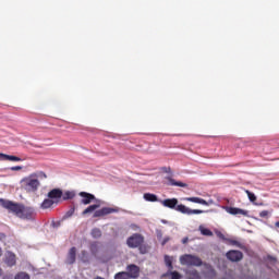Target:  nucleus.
Here are the masks:
<instances>
[{
	"label": "nucleus",
	"mask_w": 279,
	"mask_h": 279,
	"mask_svg": "<svg viewBox=\"0 0 279 279\" xmlns=\"http://www.w3.org/2000/svg\"><path fill=\"white\" fill-rule=\"evenodd\" d=\"M2 254H3V251L0 248V256H2Z\"/></svg>",
	"instance_id": "37"
},
{
	"label": "nucleus",
	"mask_w": 279,
	"mask_h": 279,
	"mask_svg": "<svg viewBox=\"0 0 279 279\" xmlns=\"http://www.w3.org/2000/svg\"><path fill=\"white\" fill-rule=\"evenodd\" d=\"M168 182H169L170 186H180L181 189H186V186H189L186 183H183L181 181H175L171 177H168Z\"/></svg>",
	"instance_id": "15"
},
{
	"label": "nucleus",
	"mask_w": 279,
	"mask_h": 279,
	"mask_svg": "<svg viewBox=\"0 0 279 279\" xmlns=\"http://www.w3.org/2000/svg\"><path fill=\"white\" fill-rule=\"evenodd\" d=\"M169 274H170V276H171V279H182V275H180V272H178V271H169V272H167V276H169Z\"/></svg>",
	"instance_id": "26"
},
{
	"label": "nucleus",
	"mask_w": 279,
	"mask_h": 279,
	"mask_svg": "<svg viewBox=\"0 0 279 279\" xmlns=\"http://www.w3.org/2000/svg\"><path fill=\"white\" fill-rule=\"evenodd\" d=\"M259 217H262V219H267L269 217V211L268 210L260 211Z\"/></svg>",
	"instance_id": "30"
},
{
	"label": "nucleus",
	"mask_w": 279,
	"mask_h": 279,
	"mask_svg": "<svg viewBox=\"0 0 279 279\" xmlns=\"http://www.w3.org/2000/svg\"><path fill=\"white\" fill-rule=\"evenodd\" d=\"M15 279H31L27 272H19L15 275Z\"/></svg>",
	"instance_id": "28"
},
{
	"label": "nucleus",
	"mask_w": 279,
	"mask_h": 279,
	"mask_svg": "<svg viewBox=\"0 0 279 279\" xmlns=\"http://www.w3.org/2000/svg\"><path fill=\"white\" fill-rule=\"evenodd\" d=\"M4 263L8 267H14V265H16V255L12 252H7Z\"/></svg>",
	"instance_id": "10"
},
{
	"label": "nucleus",
	"mask_w": 279,
	"mask_h": 279,
	"mask_svg": "<svg viewBox=\"0 0 279 279\" xmlns=\"http://www.w3.org/2000/svg\"><path fill=\"white\" fill-rule=\"evenodd\" d=\"M1 236H3V239H4L5 234H1Z\"/></svg>",
	"instance_id": "38"
},
{
	"label": "nucleus",
	"mask_w": 279,
	"mask_h": 279,
	"mask_svg": "<svg viewBox=\"0 0 279 279\" xmlns=\"http://www.w3.org/2000/svg\"><path fill=\"white\" fill-rule=\"evenodd\" d=\"M62 195H63V192L61 189H52L50 192H48L47 197L49 199H52L56 203V205H58L62 199Z\"/></svg>",
	"instance_id": "8"
},
{
	"label": "nucleus",
	"mask_w": 279,
	"mask_h": 279,
	"mask_svg": "<svg viewBox=\"0 0 279 279\" xmlns=\"http://www.w3.org/2000/svg\"><path fill=\"white\" fill-rule=\"evenodd\" d=\"M191 276L189 279H202V277H199V272H197V270H193L191 272Z\"/></svg>",
	"instance_id": "29"
},
{
	"label": "nucleus",
	"mask_w": 279,
	"mask_h": 279,
	"mask_svg": "<svg viewBox=\"0 0 279 279\" xmlns=\"http://www.w3.org/2000/svg\"><path fill=\"white\" fill-rule=\"evenodd\" d=\"M229 245H234L235 247H240V250H243V244L236 240L228 239L227 240Z\"/></svg>",
	"instance_id": "24"
},
{
	"label": "nucleus",
	"mask_w": 279,
	"mask_h": 279,
	"mask_svg": "<svg viewBox=\"0 0 279 279\" xmlns=\"http://www.w3.org/2000/svg\"><path fill=\"white\" fill-rule=\"evenodd\" d=\"M198 230H199L201 234H203V236H213V231H210V229H208V228L199 226Z\"/></svg>",
	"instance_id": "19"
},
{
	"label": "nucleus",
	"mask_w": 279,
	"mask_h": 279,
	"mask_svg": "<svg viewBox=\"0 0 279 279\" xmlns=\"http://www.w3.org/2000/svg\"><path fill=\"white\" fill-rule=\"evenodd\" d=\"M11 171H21L23 170V166H13L10 168Z\"/></svg>",
	"instance_id": "31"
},
{
	"label": "nucleus",
	"mask_w": 279,
	"mask_h": 279,
	"mask_svg": "<svg viewBox=\"0 0 279 279\" xmlns=\"http://www.w3.org/2000/svg\"><path fill=\"white\" fill-rule=\"evenodd\" d=\"M229 215H242V217H247V210L241 209L239 207H226Z\"/></svg>",
	"instance_id": "12"
},
{
	"label": "nucleus",
	"mask_w": 279,
	"mask_h": 279,
	"mask_svg": "<svg viewBox=\"0 0 279 279\" xmlns=\"http://www.w3.org/2000/svg\"><path fill=\"white\" fill-rule=\"evenodd\" d=\"M53 204L56 203L48 197V198H45L44 202L40 204V208H43V210H47L48 208H51Z\"/></svg>",
	"instance_id": "16"
},
{
	"label": "nucleus",
	"mask_w": 279,
	"mask_h": 279,
	"mask_svg": "<svg viewBox=\"0 0 279 279\" xmlns=\"http://www.w3.org/2000/svg\"><path fill=\"white\" fill-rule=\"evenodd\" d=\"M126 274L130 279H137L141 276V267L136 264H130L126 266Z\"/></svg>",
	"instance_id": "7"
},
{
	"label": "nucleus",
	"mask_w": 279,
	"mask_h": 279,
	"mask_svg": "<svg viewBox=\"0 0 279 279\" xmlns=\"http://www.w3.org/2000/svg\"><path fill=\"white\" fill-rule=\"evenodd\" d=\"M181 265H187L190 267H202L204 265V262L202 258L195 255L185 254L180 257Z\"/></svg>",
	"instance_id": "5"
},
{
	"label": "nucleus",
	"mask_w": 279,
	"mask_h": 279,
	"mask_svg": "<svg viewBox=\"0 0 279 279\" xmlns=\"http://www.w3.org/2000/svg\"><path fill=\"white\" fill-rule=\"evenodd\" d=\"M92 236H93V239H101V229L94 228L92 230Z\"/></svg>",
	"instance_id": "23"
},
{
	"label": "nucleus",
	"mask_w": 279,
	"mask_h": 279,
	"mask_svg": "<svg viewBox=\"0 0 279 279\" xmlns=\"http://www.w3.org/2000/svg\"><path fill=\"white\" fill-rule=\"evenodd\" d=\"M275 226H276V228H279V221H277V222L275 223Z\"/></svg>",
	"instance_id": "36"
},
{
	"label": "nucleus",
	"mask_w": 279,
	"mask_h": 279,
	"mask_svg": "<svg viewBox=\"0 0 279 279\" xmlns=\"http://www.w3.org/2000/svg\"><path fill=\"white\" fill-rule=\"evenodd\" d=\"M78 195L80 197H82L81 204H83L84 206H88V204H93V202H96V204L89 205L82 211L83 217H86V215H90V213H94L93 218L97 219L99 217H106V215H112V213H118V210L112 207H102L101 209L97 210V208L101 207V201L97 199V197H95V195L92 193L80 192Z\"/></svg>",
	"instance_id": "1"
},
{
	"label": "nucleus",
	"mask_w": 279,
	"mask_h": 279,
	"mask_svg": "<svg viewBox=\"0 0 279 279\" xmlns=\"http://www.w3.org/2000/svg\"><path fill=\"white\" fill-rule=\"evenodd\" d=\"M182 243H183V245H186V243H189V238H183Z\"/></svg>",
	"instance_id": "32"
},
{
	"label": "nucleus",
	"mask_w": 279,
	"mask_h": 279,
	"mask_svg": "<svg viewBox=\"0 0 279 279\" xmlns=\"http://www.w3.org/2000/svg\"><path fill=\"white\" fill-rule=\"evenodd\" d=\"M73 215V211H68V217H71Z\"/></svg>",
	"instance_id": "35"
},
{
	"label": "nucleus",
	"mask_w": 279,
	"mask_h": 279,
	"mask_svg": "<svg viewBox=\"0 0 279 279\" xmlns=\"http://www.w3.org/2000/svg\"><path fill=\"white\" fill-rule=\"evenodd\" d=\"M183 202H192V204H201L202 206H210V204L206 199L201 198V197H195V196L185 197V198H183Z\"/></svg>",
	"instance_id": "11"
},
{
	"label": "nucleus",
	"mask_w": 279,
	"mask_h": 279,
	"mask_svg": "<svg viewBox=\"0 0 279 279\" xmlns=\"http://www.w3.org/2000/svg\"><path fill=\"white\" fill-rule=\"evenodd\" d=\"M228 260H231V263H239L240 260H243V252L231 250L227 252L226 254Z\"/></svg>",
	"instance_id": "9"
},
{
	"label": "nucleus",
	"mask_w": 279,
	"mask_h": 279,
	"mask_svg": "<svg viewBox=\"0 0 279 279\" xmlns=\"http://www.w3.org/2000/svg\"><path fill=\"white\" fill-rule=\"evenodd\" d=\"M143 243H145V238L141 233H134L126 240V245L132 250L143 245Z\"/></svg>",
	"instance_id": "6"
},
{
	"label": "nucleus",
	"mask_w": 279,
	"mask_h": 279,
	"mask_svg": "<svg viewBox=\"0 0 279 279\" xmlns=\"http://www.w3.org/2000/svg\"><path fill=\"white\" fill-rule=\"evenodd\" d=\"M165 264L168 266L169 271H172V269H173V259L171 258V256H169V255L165 256Z\"/></svg>",
	"instance_id": "20"
},
{
	"label": "nucleus",
	"mask_w": 279,
	"mask_h": 279,
	"mask_svg": "<svg viewBox=\"0 0 279 279\" xmlns=\"http://www.w3.org/2000/svg\"><path fill=\"white\" fill-rule=\"evenodd\" d=\"M0 160H10L11 162H21L23 159L14 155H5L0 153Z\"/></svg>",
	"instance_id": "14"
},
{
	"label": "nucleus",
	"mask_w": 279,
	"mask_h": 279,
	"mask_svg": "<svg viewBox=\"0 0 279 279\" xmlns=\"http://www.w3.org/2000/svg\"><path fill=\"white\" fill-rule=\"evenodd\" d=\"M76 254L77 248H75V246L71 247L66 257L68 265H73V263H75Z\"/></svg>",
	"instance_id": "13"
},
{
	"label": "nucleus",
	"mask_w": 279,
	"mask_h": 279,
	"mask_svg": "<svg viewBox=\"0 0 279 279\" xmlns=\"http://www.w3.org/2000/svg\"><path fill=\"white\" fill-rule=\"evenodd\" d=\"M36 180H38V178L40 180H47V173H45L44 171H38V172H33L32 173Z\"/></svg>",
	"instance_id": "21"
},
{
	"label": "nucleus",
	"mask_w": 279,
	"mask_h": 279,
	"mask_svg": "<svg viewBox=\"0 0 279 279\" xmlns=\"http://www.w3.org/2000/svg\"><path fill=\"white\" fill-rule=\"evenodd\" d=\"M169 241V238H166L163 241H162V243H161V245H167V242Z\"/></svg>",
	"instance_id": "33"
},
{
	"label": "nucleus",
	"mask_w": 279,
	"mask_h": 279,
	"mask_svg": "<svg viewBox=\"0 0 279 279\" xmlns=\"http://www.w3.org/2000/svg\"><path fill=\"white\" fill-rule=\"evenodd\" d=\"M20 184L26 193H36V191L40 189V181L32 173L28 177L23 178Z\"/></svg>",
	"instance_id": "4"
},
{
	"label": "nucleus",
	"mask_w": 279,
	"mask_h": 279,
	"mask_svg": "<svg viewBox=\"0 0 279 279\" xmlns=\"http://www.w3.org/2000/svg\"><path fill=\"white\" fill-rule=\"evenodd\" d=\"M140 254H147L149 252V246H147L145 243H142L140 246H137Z\"/></svg>",
	"instance_id": "25"
},
{
	"label": "nucleus",
	"mask_w": 279,
	"mask_h": 279,
	"mask_svg": "<svg viewBox=\"0 0 279 279\" xmlns=\"http://www.w3.org/2000/svg\"><path fill=\"white\" fill-rule=\"evenodd\" d=\"M245 193L250 199V202H256V195L252 193L250 190H245Z\"/></svg>",
	"instance_id": "27"
},
{
	"label": "nucleus",
	"mask_w": 279,
	"mask_h": 279,
	"mask_svg": "<svg viewBox=\"0 0 279 279\" xmlns=\"http://www.w3.org/2000/svg\"><path fill=\"white\" fill-rule=\"evenodd\" d=\"M161 204L165 206V208L174 209L182 215H204V210L202 209H191L185 205H178V198H166L161 201Z\"/></svg>",
	"instance_id": "3"
},
{
	"label": "nucleus",
	"mask_w": 279,
	"mask_h": 279,
	"mask_svg": "<svg viewBox=\"0 0 279 279\" xmlns=\"http://www.w3.org/2000/svg\"><path fill=\"white\" fill-rule=\"evenodd\" d=\"M144 199L146 202H158V196H156V194L145 193L144 194Z\"/></svg>",
	"instance_id": "18"
},
{
	"label": "nucleus",
	"mask_w": 279,
	"mask_h": 279,
	"mask_svg": "<svg viewBox=\"0 0 279 279\" xmlns=\"http://www.w3.org/2000/svg\"><path fill=\"white\" fill-rule=\"evenodd\" d=\"M3 276V269L0 268V278Z\"/></svg>",
	"instance_id": "34"
},
{
	"label": "nucleus",
	"mask_w": 279,
	"mask_h": 279,
	"mask_svg": "<svg viewBox=\"0 0 279 279\" xmlns=\"http://www.w3.org/2000/svg\"><path fill=\"white\" fill-rule=\"evenodd\" d=\"M114 279H131L130 275H128V271H120L114 275Z\"/></svg>",
	"instance_id": "22"
},
{
	"label": "nucleus",
	"mask_w": 279,
	"mask_h": 279,
	"mask_svg": "<svg viewBox=\"0 0 279 279\" xmlns=\"http://www.w3.org/2000/svg\"><path fill=\"white\" fill-rule=\"evenodd\" d=\"M63 202H66L69 199H73L75 197V193L73 191H66L63 193V195L61 196Z\"/></svg>",
	"instance_id": "17"
},
{
	"label": "nucleus",
	"mask_w": 279,
	"mask_h": 279,
	"mask_svg": "<svg viewBox=\"0 0 279 279\" xmlns=\"http://www.w3.org/2000/svg\"><path fill=\"white\" fill-rule=\"evenodd\" d=\"M0 206L9 210V213H13L14 215H16V217H20V219L34 218V208L32 207H25L22 204L14 203L11 201H5L3 198H0Z\"/></svg>",
	"instance_id": "2"
}]
</instances>
